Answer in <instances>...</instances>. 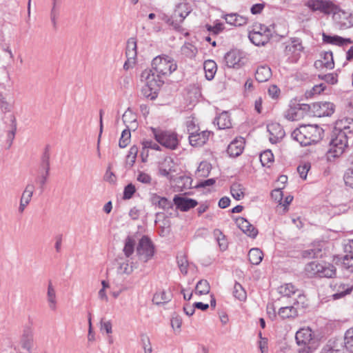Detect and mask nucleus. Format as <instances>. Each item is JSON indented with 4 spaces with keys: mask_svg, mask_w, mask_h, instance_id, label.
I'll use <instances>...</instances> for the list:
<instances>
[{
    "mask_svg": "<svg viewBox=\"0 0 353 353\" xmlns=\"http://www.w3.org/2000/svg\"><path fill=\"white\" fill-rule=\"evenodd\" d=\"M323 133V130L317 125H304L295 129L292 137L301 145L307 146L320 141Z\"/></svg>",
    "mask_w": 353,
    "mask_h": 353,
    "instance_id": "nucleus-1",
    "label": "nucleus"
},
{
    "mask_svg": "<svg viewBox=\"0 0 353 353\" xmlns=\"http://www.w3.org/2000/svg\"><path fill=\"white\" fill-rule=\"evenodd\" d=\"M177 68L176 61L167 55L157 56L152 61V68L144 71H151L156 80L163 81V84L166 77L170 75Z\"/></svg>",
    "mask_w": 353,
    "mask_h": 353,
    "instance_id": "nucleus-2",
    "label": "nucleus"
},
{
    "mask_svg": "<svg viewBox=\"0 0 353 353\" xmlns=\"http://www.w3.org/2000/svg\"><path fill=\"white\" fill-rule=\"evenodd\" d=\"M352 138L345 133L332 132L329 149L325 153L326 160L332 162L341 156L348 146V140Z\"/></svg>",
    "mask_w": 353,
    "mask_h": 353,
    "instance_id": "nucleus-3",
    "label": "nucleus"
},
{
    "mask_svg": "<svg viewBox=\"0 0 353 353\" xmlns=\"http://www.w3.org/2000/svg\"><path fill=\"white\" fill-rule=\"evenodd\" d=\"M296 341L299 348L298 353H312L318 346L313 332L310 327H303L296 333Z\"/></svg>",
    "mask_w": 353,
    "mask_h": 353,
    "instance_id": "nucleus-4",
    "label": "nucleus"
},
{
    "mask_svg": "<svg viewBox=\"0 0 353 353\" xmlns=\"http://www.w3.org/2000/svg\"><path fill=\"white\" fill-rule=\"evenodd\" d=\"M151 71H143L141 73V81L145 83V85L141 89V94L147 99L153 100L157 97V91L163 85V81L154 77Z\"/></svg>",
    "mask_w": 353,
    "mask_h": 353,
    "instance_id": "nucleus-5",
    "label": "nucleus"
},
{
    "mask_svg": "<svg viewBox=\"0 0 353 353\" xmlns=\"http://www.w3.org/2000/svg\"><path fill=\"white\" fill-rule=\"evenodd\" d=\"M150 129L158 143L172 150L177 148L179 139L176 132L155 128H151Z\"/></svg>",
    "mask_w": 353,
    "mask_h": 353,
    "instance_id": "nucleus-6",
    "label": "nucleus"
},
{
    "mask_svg": "<svg viewBox=\"0 0 353 353\" xmlns=\"http://www.w3.org/2000/svg\"><path fill=\"white\" fill-rule=\"evenodd\" d=\"M305 6L311 10L330 14L339 10V7L330 0H307Z\"/></svg>",
    "mask_w": 353,
    "mask_h": 353,
    "instance_id": "nucleus-7",
    "label": "nucleus"
},
{
    "mask_svg": "<svg viewBox=\"0 0 353 353\" xmlns=\"http://www.w3.org/2000/svg\"><path fill=\"white\" fill-rule=\"evenodd\" d=\"M137 253L139 259L146 263L150 260L154 254V248L150 239L147 236H143L137 247Z\"/></svg>",
    "mask_w": 353,
    "mask_h": 353,
    "instance_id": "nucleus-8",
    "label": "nucleus"
},
{
    "mask_svg": "<svg viewBox=\"0 0 353 353\" xmlns=\"http://www.w3.org/2000/svg\"><path fill=\"white\" fill-rule=\"evenodd\" d=\"M333 19L341 30H347L353 27V14L342 10L339 8L333 13Z\"/></svg>",
    "mask_w": 353,
    "mask_h": 353,
    "instance_id": "nucleus-9",
    "label": "nucleus"
},
{
    "mask_svg": "<svg viewBox=\"0 0 353 353\" xmlns=\"http://www.w3.org/2000/svg\"><path fill=\"white\" fill-rule=\"evenodd\" d=\"M226 65L229 68H240L245 64V53L237 49H234L227 52L224 57Z\"/></svg>",
    "mask_w": 353,
    "mask_h": 353,
    "instance_id": "nucleus-10",
    "label": "nucleus"
},
{
    "mask_svg": "<svg viewBox=\"0 0 353 353\" xmlns=\"http://www.w3.org/2000/svg\"><path fill=\"white\" fill-rule=\"evenodd\" d=\"M303 50L301 41L298 38H292L285 48V54L291 59L292 61H296Z\"/></svg>",
    "mask_w": 353,
    "mask_h": 353,
    "instance_id": "nucleus-11",
    "label": "nucleus"
},
{
    "mask_svg": "<svg viewBox=\"0 0 353 353\" xmlns=\"http://www.w3.org/2000/svg\"><path fill=\"white\" fill-rule=\"evenodd\" d=\"M334 111V105L332 103L320 101L312 104V112L314 116L318 117L330 116Z\"/></svg>",
    "mask_w": 353,
    "mask_h": 353,
    "instance_id": "nucleus-12",
    "label": "nucleus"
},
{
    "mask_svg": "<svg viewBox=\"0 0 353 353\" xmlns=\"http://www.w3.org/2000/svg\"><path fill=\"white\" fill-rule=\"evenodd\" d=\"M117 261L118 265V272L120 274L129 275L135 268H137L136 265L132 261H130V258L119 256Z\"/></svg>",
    "mask_w": 353,
    "mask_h": 353,
    "instance_id": "nucleus-13",
    "label": "nucleus"
},
{
    "mask_svg": "<svg viewBox=\"0 0 353 353\" xmlns=\"http://www.w3.org/2000/svg\"><path fill=\"white\" fill-rule=\"evenodd\" d=\"M210 134L211 132L208 130L191 133L189 135V141L190 145L196 147L202 146L207 142Z\"/></svg>",
    "mask_w": 353,
    "mask_h": 353,
    "instance_id": "nucleus-14",
    "label": "nucleus"
},
{
    "mask_svg": "<svg viewBox=\"0 0 353 353\" xmlns=\"http://www.w3.org/2000/svg\"><path fill=\"white\" fill-rule=\"evenodd\" d=\"M173 201L177 208L180 209L183 212H186L190 209L194 208L198 204L197 201L194 199L179 196H175Z\"/></svg>",
    "mask_w": 353,
    "mask_h": 353,
    "instance_id": "nucleus-15",
    "label": "nucleus"
},
{
    "mask_svg": "<svg viewBox=\"0 0 353 353\" xmlns=\"http://www.w3.org/2000/svg\"><path fill=\"white\" fill-rule=\"evenodd\" d=\"M236 223L238 227L248 236L255 238L258 234V230L248 221L243 217L236 219Z\"/></svg>",
    "mask_w": 353,
    "mask_h": 353,
    "instance_id": "nucleus-16",
    "label": "nucleus"
},
{
    "mask_svg": "<svg viewBox=\"0 0 353 353\" xmlns=\"http://www.w3.org/2000/svg\"><path fill=\"white\" fill-rule=\"evenodd\" d=\"M245 141L243 138H239L232 141L227 149V152L230 157L239 156L244 149Z\"/></svg>",
    "mask_w": 353,
    "mask_h": 353,
    "instance_id": "nucleus-17",
    "label": "nucleus"
},
{
    "mask_svg": "<svg viewBox=\"0 0 353 353\" xmlns=\"http://www.w3.org/2000/svg\"><path fill=\"white\" fill-rule=\"evenodd\" d=\"M227 23L234 26H242L248 23V19L236 13L224 14L222 17Z\"/></svg>",
    "mask_w": 353,
    "mask_h": 353,
    "instance_id": "nucleus-18",
    "label": "nucleus"
},
{
    "mask_svg": "<svg viewBox=\"0 0 353 353\" xmlns=\"http://www.w3.org/2000/svg\"><path fill=\"white\" fill-rule=\"evenodd\" d=\"M152 205L157 206L159 208L164 211H168L173 207L172 202L165 197H161L157 194H154L151 198Z\"/></svg>",
    "mask_w": 353,
    "mask_h": 353,
    "instance_id": "nucleus-19",
    "label": "nucleus"
},
{
    "mask_svg": "<svg viewBox=\"0 0 353 353\" xmlns=\"http://www.w3.org/2000/svg\"><path fill=\"white\" fill-rule=\"evenodd\" d=\"M172 294L170 290L157 291L153 296L152 302L157 305L164 304L171 301Z\"/></svg>",
    "mask_w": 353,
    "mask_h": 353,
    "instance_id": "nucleus-20",
    "label": "nucleus"
},
{
    "mask_svg": "<svg viewBox=\"0 0 353 353\" xmlns=\"http://www.w3.org/2000/svg\"><path fill=\"white\" fill-rule=\"evenodd\" d=\"M322 36L323 42L339 46H343L352 43V41L350 39H344L337 35L330 36L325 33H323Z\"/></svg>",
    "mask_w": 353,
    "mask_h": 353,
    "instance_id": "nucleus-21",
    "label": "nucleus"
},
{
    "mask_svg": "<svg viewBox=\"0 0 353 353\" xmlns=\"http://www.w3.org/2000/svg\"><path fill=\"white\" fill-rule=\"evenodd\" d=\"M334 288L336 292L332 295V297L336 300L350 294L353 289V285H350L343 283H336L334 285Z\"/></svg>",
    "mask_w": 353,
    "mask_h": 353,
    "instance_id": "nucleus-22",
    "label": "nucleus"
},
{
    "mask_svg": "<svg viewBox=\"0 0 353 353\" xmlns=\"http://www.w3.org/2000/svg\"><path fill=\"white\" fill-rule=\"evenodd\" d=\"M350 120L349 119H345L337 121L332 132L336 133H345L349 135V137H353V133L348 125V124L350 123Z\"/></svg>",
    "mask_w": 353,
    "mask_h": 353,
    "instance_id": "nucleus-23",
    "label": "nucleus"
},
{
    "mask_svg": "<svg viewBox=\"0 0 353 353\" xmlns=\"http://www.w3.org/2000/svg\"><path fill=\"white\" fill-rule=\"evenodd\" d=\"M10 124L6 130V144L8 148L12 145L17 132V123L15 117L11 115L10 117Z\"/></svg>",
    "mask_w": 353,
    "mask_h": 353,
    "instance_id": "nucleus-24",
    "label": "nucleus"
},
{
    "mask_svg": "<svg viewBox=\"0 0 353 353\" xmlns=\"http://www.w3.org/2000/svg\"><path fill=\"white\" fill-rule=\"evenodd\" d=\"M272 77V71L268 65H261L258 67L256 73L255 78L259 82H265L270 79Z\"/></svg>",
    "mask_w": 353,
    "mask_h": 353,
    "instance_id": "nucleus-25",
    "label": "nucleus"
},
{
    "mask_svg": "<svg viewBox=\"0 0 353 353\" xmlns=\"http://www.w3.org/2000/svg\"><path fill=\"white\" fill-rule=\"evenodd\" d=\"M270 37L267 34H262L256 31H250L249 33V39L250 41L255 46H263L269 41Z\"/></svg>",
    "mask_w": 353,
    "mask_h": 353,
    "instance_id": "nucleus-26",
    "label": "nucleus"
},
{
    "mask_svg": "<svg viewBox=\"0 0 353 353\" xmlns=\"http://www.w3.org/2000/svg\"><path fill=\"white\" fill-rule=\"evenodd\" d=\"M321 57H322L321 60H319L315 62L316 66L323 65L325 68H326L327 69H332L334 68V63L333 55H332V52H330V51L324 52L321 54Z\"/></svg>",
    "mask_w": 353,
    "mask_h": 353,
    "instance_id": "nucleus-27",
    "label": "nucleus"
},
{
    "mask_svg": "<svg viewBox=\"0 0 353 353\" xmlns=\"http://www.w3.org/2000/svg\"><path fill=\"white\" fill-rule=\"evenodd\" d=\"M219 128V129H228L232 126L231 120L230 116L227 112H223L221 113L214 121Z\"/></svg>",
    "mask_w": 353,
    "mask_h": 353,
    "instance_id": "nucleus-28",
    "label": "nucleus"
},
{
    "mask_svg": "<svg viewBox=\"0 0 353 353\" xmlns=\"http://www.w3.org/2000/svg\"><path fill=\"white\" fill-rule=\"evenodd\" d=\"M47 301L50 309L54 311L57 309V295L55 288L51 281L48 285Z\"/></svg>",
    "mask_w": 353,
    "mask_h": 353,
    "instance_id": "nucleus-29",
    "label": "nucleus"
},
{
    "mask_svg": "<svg viewBox=\"0 0 353 353\" xmlns=\"http://www.w3.org/2000/svg\"><path fill=\"white\" fill-rule=\"evenodd\" d=\"M278 315L282 319L295 318L299 315L296 307L293 305L282 307L279 310Z\"/></svg>",
    "mask_w": 353,
    "mask_h": 353,
    "instance_id": "nucleus-30",
    "label": "nucleus"
},
{
    "mask_svg": "<svg viewBox=\"0 0 353 353\" xmlns=\"http://www.w3.org/2000/svg\"><path fill=\"white\" fill-rule=\"evenodd\" d=\"M203 69L205 73V77L208 80H212L216 72L217 65L213 60H206L203 63Z\"/></svg>",
    "mask_w": 353,
    "mask_h": 353,
    "instance_id": "nucleus-31",
    "label": "nucleus"
},
{
    "mask_svg": "<svg viewBox=\"0 0 353 353\" xmlns=\"http://www.w3.org/2000/svg\"><path fill=\"white\" fill-rule=\"evenodd\" d=\"M336 274L335 267L329 263H321V268H320L319 277L332 278Z\"/></svg>",
    "mask_w": 353,
    "mask_h": 353,
    "instance_id": "nucleus-32",
    "label": "nucleus"
},
{
    "mask_svg": "<svg viewBox=\"0 0 353 353\" xmlns=\"http://www.w3.org/2000/svg\"><path fill=\"white\" fill-rule=\"evenodd\" d=\"M125 56L130 59L136 60L137 59V41L133 37L130 38L127 41Z\"/></svg>",
    "mask_w": 353,
    "mask_h": 353,
    "instance_id": "nucleus-33",
    "label": "nucleus"
},
{
    "mask_svg": "<svg viewBox=\"0 0 353 353\" xmlns=\"http://www.w3.org/2000/svg\"><path fill=\"white\" fill-rule=\"evenodd\" d=\"M339 347H342V343L338 340H330L323 347L321 353H339Z\"/></svg>",
    "mask_w": 353,
    "mask_h": 353,
    "instance_id": "nucleus-34",
    "label": "nucleus"
},
{
    "mask_svg": "<svg viewBox=\"0 0 353 353\" xmlns=\"http://www.w3.org/2000/svg\"><path fill=\"white\" fill-rule=\"evenodd\" d=\"M298 292V289L292 283H285L278 288V292L283 297H290Z\"/></svg>",
    "mask_w": 353,
    "mask_h": 353,
    "instance_id": "nucleus-35",
    "label": "nucleus"
},
{
    "mask_svg": "<svg viewBox=\"0 0 353 353\" xmlns=\"http://www.w3.org/2000/svg\"><path fill=\"white\" fill-rule=\"evenodd\" d=\"M320 268H321V263L316 261L308 263L305 268L306 274L309 276H319Z\"/></svg>",
    "mask_w": 353,
    "mask_h": 353,
    "instance_id": "nucleus-36",
    "label": "nucleus"
},
{
    "mask_svg": "<svg viewBox=\"0 0 353 353\" xmlns=\"http://www.w3.org/2000/svg\"><path fill=\"white\" fill-rule=\"evenodd\" d=\"M12 98L10 94L0 93V107L3 111L10 112L12 107Z\"/></svg>",
    "mask_w": 353,
    "mask_h": 353,
    "instance_id": "nucleus-37",
    "label": "nucleus"
},
{
    "mask_svg": "<svg viewBox=\"0 0 353 353\" xmlns=\"http://www.w3.org/2000/svg\"><path fill=\"white\" fill-rule=\"evenodd\" d=\"M263 252L259 248H252L248 252V258L253 265H259L263 259Z\"/></svg>",
    "mask_w": 353,
    "mask_h": 353,
    "instance_id": "nucleus-38",
    "label": "nucleus"
},
{
    "mask_svg": "<svg viewBox=\"0 0 353 353\" xmlns=\"http://www.w3.org/2000/svg\"><path fill=\"white\" fill-rule=\"evenodd\" d=\"M285 117L288 120L297 121L303 119V115L301 110H300L296 105H294L293 106H290L287 110Z\"/></svg>",
    "mask_w": 353,
    "mask_h": 353,
    "instance_id": "nucleus-39",
    "label": "nucleus"
},
{
    "mask_svg": "<svg viewBox=\"0 0 353 353\" xmlns=\"http://www.w3.org/2000/svg\"><path fill=\"white\" fill-rule=\"evenodd\" d=\"M244 188L238 183H234L231 185L230 193L233 198L237 201L241 200L244 197Z\"/></svg>",
    "mask_w": 353,
    "mask_h": 353,
    "instance_id": "nucleus-40",
    "label": "nucleus"
},
{
    "mask_svg": "<svg viewBox=\"0 0 353 353\" xmlns=\"http://www.w3.org/2000/svg\"><path fill=\"white\" fill-rule=\"evenodd\" d=\"M213 234L216 239L221 250H225L228 248V242L222 232L219 229H216L214 230Z\"/></svg>",
    "mask_w": 353,
    "mask_h": 353,
    "instance_id": "nucleus-41",
    "label": "nucleus"
},
{
    "mask_svg": "<svg viewBox=\"0 0 353 353\" xmlns=\"http://www.w3.org/2000/svg\"><path fill=\"white\" fill-rule=\"evenodd\" d=\"M135 246V241L130 237H128L125 241V245L123 248V253L125 257L130 258V256L134 253Z\"/></svg>",
    "mask_w": 353,
    "mask_h": 353,
    "instance_id": "nucleus-42",
    "label": "nucleus"
},
{
    "mask_svg": "<svg viewBox=\"0 0 353 353\" xmlns=\"http://www.w3.org/2000/svg\"><path fill=\"white\" fill-rule=\"evenodd\" d=\"M21 343L23 348L29 352L31 350L33 344V338L32 334L29 331L26 332L23 334Z\"/></svg>",
    "mask_w": 353,
    "mask_h": 353,
    "instance_id": "nucleus-43",
    "label": "nucleus"
},
{
    "mask_svg": "<svg viewBox=\"0 0 353 353\" xmlns=\"http://www.w3.org/2000/svg\"><path fill=\"white\" fill-rule=\"evenodd\" d=\"M122 119L127 128L135 125L136 116L129 108L123 114Z\"/></svg>",
    "mask_w": 353,
    "mask_h": 353,
    "instance_id": "nucleus-44",
    "label": "nucleus"
},
{
    "mask_svg": "<svg viewBox=\"0 0 353 353\" xmlns=\"http://www.w3.org/2000/svg\"><path fill=\"white\" fill-rule=\"evenodd\" d=\"M293 305L296 307L297 311L299 312L307 307V300L304 294H299L297 298L293 302Z\"/></svg>",
    "mask_w": 353,
    "mask_h": 353,
    "instance_id": "nucleus-45",
    "label": "nucleus"
},
{
    "mask_svg": "<svg viewBox=\"0 0 353 353\" xmlns=\"http://www.w3.org/2000/svg\"><path fill=\"white\" fill-rule=\"evenodd\" d=\"M344 347L349 352H353V327L347 330L345 334Z\"/></svg>",
    "mask_w": 353,
    "mask_h": 353,
    "instance_id": "nucleus-46",
    "label": "nucleus"
},
{
    "mask_svg": "<svg viewBox=\"0 0 353 353\" xmlns=\"http://www.w3.org/2000/svg\"><path fill=\"white\" fill-rule=\"evenodd\" d=\"M212 165L207 161H202L200 163L197 168V174L199 176L206 177L210 172Z\"/></svg>",
    "mask_w": 353,
    "mask_h": 353,
    "instance_id": "nucleus-47",
    "label": "nucleus"
},
{
    "mask_svg": "<svg viewBox=\"0 0 353 353\" xmlns=\"http://www.w3.org/2000/svg\"><path fill=\"white\" fill-rule=\"evenodd\" d=\"M260 161L263 166L270 167L274 161V155L270 150H265L260 155Z\"/></svg>",
    "mask_w": 353,
    "mask_h": 353,
    "instance_id": "nucleus-48",
    "label": "nucleus"
},
{
    "mask_svg": "<svg viewBox=\"0 0 353 353\" xmlns=\"http://www.w3.org/2000/svg\"><path fill=\"white\" fill-rule=\"evenodd\" d=\"M181 52L189 58H193L197 53V48L191 43H185L181 48Z\"/></svg>",
    "mask_w": 353,
    "mask_h": 353,
    "instance_id": "nucleus-49",
    "label": "nucleus"
},
{
    "mask_svg": "<svg viewBox=\"0 0 353 353\" xmlns=\"http://www.w3.org/2000/svg\"><path fill=\"white\" fill-rule=\"evenodd\" d=\"M210 289V284L207 280H201L196 285V292L199 294H207L209 293Z\"/></svg>",
    "mask_w": 353,
    "mask_h": 353,
    "instance_id": "nucleus-50",
    "label": "nucleus"
},
{
    "mask_svg": "<svg viewBox=\"0 0 353 353\" xmlns=\"http://www.w3.org/2000/svg\"><path fill=\"white\" fill-rule=\"evenodd\" d=\"M176 259L177 264L181 272L183 274H187L189 263L188 262L186 256L184 254H180L177 256Z\"/></svg>",
    "mask_w": 353,
    "mask_h": 353,
    "instance_id": "nucleus-51",
    "label": "nucleus"
},
{
    "mask_svg": "<svg viewBox=\"0 0 353 353\" xmlns=\"http://www.w3.org/2000/svg\"><path fill=\"white\" fill-rule=\"evenodd\" d=\"M233 294L240 301H243L246 298V292L242 285L239 283H235L234 285Z\"/></svg>",
    "mask_w": 353,
    "mask_h": 353,
    "instance_id": "nucleus-52",
    "label": "nucleus"
},
{
    "mask_svg": "<svg viewBox=\"0 0 353 353\" xmlns=\"http://www.w3.org/2000/svg\"><path fill=\"white\" fill-rule=\"evenodd\" d=\"M138 151H139V149H138L137 146H136V145H132L130 148V150L127 155L126 162H127V164H128L130 167L134 165V163H135Z\"/></svg>",
    "mask_w": 353,
    "mask_h": 353,
    "instance_id": "nucleus-53",
    "label": "nucleus"
},
{
    "mask_svg": "<svg viewBox=\"0 0 353 353\" xmlns=\"http://www.w3.org/2000/svg\"><path fill=\"white\" fill-rule=\"evenodd\" d=\"M130 130L129 128H128V129L124 130L121 133V137L119 142V147L122 148H125L130 142Z\"/></svg>",
    "mask_w": 353,
    "mask_h": 353,
    "instance_id": "nucleus-54",
    "label": "nucleus"
},
{
    "mask_svg": "<svg viewBox=\"0 0 353 353\" xmlns=\"http://www.w3.org/2000/svg\"><path fill=\"white\" fill-rule=\"evenodd\" d=\"M205 28L208 32L216 35L224 30V25L222 23L216 22L214 26L207 24Z\"/></svg>",
    "mask_w": 353,
    "mask_h": 353,
    "instance_id": "nucleus-55",
    "label": "nucleus"
},
{
    "mask_svg": "<svg viewBox=\"0 0 353 353\" xmlns=\"http://www.w3.org/2000/svg\"><path fill=\"white\" fill-rule=\"evenodd\" d=\"M343 265L350 272H353V254H347L343 258Z\"/></svg>",
    "mask_w": 353,
    "mask_h": 353,
    "instance_id": "nucleus-56",
    "label": "nucleus"
},
{
    "mask_svg": "<svg viewBox=\"0 0 353 353\" xmlns=\"http://www.w3.org/2000/svg\"><path fill=\"white\" fill-rule=\"evenodd\" d=\"M42 166L44 168L45 171H47V174H49L50 170V154H49V145H47L45 149V152L42 157Z\"/></svg>",
    "mask_w": 353,
    "mask_h": 353,
    "instance_id": "nucleus-57",
    "label": "nucleus"
},
{
    "mask_svg": "<svg viewBox=\"0 0 353 353\" xmlns=\"http://www.w3.org/2000/svg\"><path fill=\"white\" fill-rule=\"evenodd\" d=\"M343 178L345 185L353 188V168H350L346 170Z\"/></svg>",
    "mask_w": 353,
    "mask_h": 353,
    "instance_id": "nucleus-58",
    "label": "nucleus"
},
{
    "mask_svg": "<svg viewBox=\"0 0 353 353\" xmlns=\"http://www.w3.org/2000/svg\"><path fill=\"white\" fill-rule=\"evenodd\" d=\"M142 145H143V150L152 149V150H154L157 151L161 150L160 145L157 143H156L152 140H145L142 142Z\"/></svg>",
    "mask_w": 353,
    "mask_h": 353,
    "instance_id": "nucleus-59",
    "label": "nucleus"
},
{
    "mask_svg": "<svg viewBox=\"0 0 353 353\" xmlns=\"http://www.w3.org/2000/svg\"><path fill=\"white\" fill-rule=\"evenodd\" d=\"M252 31H256L262 34H267L268 37H270L272 34L271 30L267 26L261 23L254 25Z\"/></svg>",
    "mask_w": 353,
    "mask_h": 353,
    "instance_id": "nucleus-60",
    "label": "nucleus"
},
{
    "mask_svg": "<svg viewBox=\"0 0 353 353\" xmlns=\"http://www.w3.org/2000/svg\"><path fill=\"white\" fill-rule=\"evenodd\" d=\"M136 191V188L134 185L132 183L128 184L124 188L123 191V199H130L132 198V195L134 194Z\"/></svg>",
    "mask_w": 353,
    "mask_h": 353,
    "instance_id": "nucleus-61",
    "label": "nucleus"
},
{
    "mask_svg": "<svg viewBox=\"0 0 353 353\" xmlns=\"http://www.w3.org/2000/svg\"><path fill=\"white\" fill-rule=\"evenodd\" d=\"M57 6V5L52 4V8L50 11V20L54 29L57 28V20L59 14Z\"/></svg>",
    "mask_w": 353,
    "mask_h": 353,
    "instance_id": "nucleus-62",
    "label": "nucleus"
},
{
    "mask_svg": "<svg viewBox=\"0 0 353 353\" xmlns=\"http://www.w3.org/2000/svg\"><path fill=\"white\" fill-rule=\"evenodd\" d=\"M325 85L324 83H320L314 85L311 90L306 92L307 96H312L314 94H319L325 89Z\"/></svg>",
    "mask_w": 353,
    "mask_h": 353,
    "instance_id": "nucleus-63",
    "label": "nucleus"
},
{
    "mask_svg": "<svg viewBox=\"0 0 353 353\" xmlns=\"http://www.w3.org/2000/svg\"><path fill=\"white\" fill-rule=\"evenodd\" d=\"M137 179L138 181L144 184H150L152 181L150 175L143 172H139Z\"/></svg>",
    "mask_w": 353,
    "mask_h": 353,
    "instance_id": "nucleus-64",
    "label": "nucleus"
}]
</instances>
